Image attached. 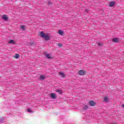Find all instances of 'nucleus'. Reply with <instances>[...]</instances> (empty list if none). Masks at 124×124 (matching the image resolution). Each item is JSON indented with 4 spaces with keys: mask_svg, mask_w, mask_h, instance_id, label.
Segmentation results:
<instances>
[{
    "mask_svg": "<svg viewBox=\"0 0 124 124\" xmlns=\"http://www.w3.org/2000/svg\"><path fill=\"white\" fill-rule=\"evenodd\" d=\"M57 46H58V47H62V45L61 43H58L57 44Z\"/></svg>",
    "mask_w": 124,
    "mask_h": 124,
    "instance_id": "19",
    "label": "nucleus"
},
{
    "mask_svg": "<svg viewBox=\"0 0 124 124\" xmlns=\"http://www.w3.org/2000/svg\"><path fill=\"white\" fill-rule=\"evenodd\" d=\"M15 58L16 59H19V58H20V56H19V54H16L15 56Z\"/></svg>",
    "mask_w": 124,
    "mask_h": 124,
    "instance_id": "18",
    "label": "nucleus"
},
{
    "mask_svg": "<svg viewBox=\"0 0 124 124\" xmlns=\"http://www.w3.org/2000/svg\"><path fill=\"white\" fill-rule=\"evenodd\" d=\"M78 73L79 74V75H85L86 74V71H84V70H80L78 72Z\"/></svg>",
    "mask_w": 124,
    "mask_h": 124,
    "instance_id": "4",
    "label": "nucleus"
},
{
    "mask_svg": "<svg viewBox=\"0 0 124 124\" xmlns=\"http://www.w3.org/2000/svg\"><path fill=\"white\" fill-rule=\"evenodd\" d=\"M112 42H114L115 43H118L120 42V38H114L112 39Z\"/></svg>",
    "mask_w": 124,
    "mask_h": 124,
    "instance_id": "3",
    "label": "nucleus"
},
{
    "mask_svg": "<svg viewBox=\"0 0 124 124\" xmlns=\"http://www.w3.org/2000/svg\"><path fill=\"white\" fill-rule=\"evenodd\" d=\"M28 112H29V113H33V111H32V110H31V108H28L27 109Z\"/></svg>",
    "mask_w": 124,
    "mask_h": 124,
    "instance_id": "17",
    "label": "nucleus"
},
{
    "mask_svg": "<svg viewBox=\"0 0 124 124\" xmlns=\"http://www.w3.org/2000/svg\"><path fill=\"white\" fill-rule=\"evenodd\" d=\"M2 19L4 21H8V16L6 15H4L2 16Z\"/></svg>",
    "mask_w": 124,
    "mask_h": 124,
    "instance_id": "6",
    "label": "nucleus"
},
{
    "mask_svg": "<svg viewBox=\"0 0 124 124\" xmlns=\"http://www.w3.org/2000/svg\"><path fill=\"white\" fill-rule=\"evenodd\" d=\"M122 107L124 108V105H122Z\"/></svg>",
    "mask_w": 124,
    "mask_h": 124,
    "instance_id": "22",
    "label": "nucleus"
},
{
    "mask_svg": "<svg viewBox=\"0 0 124 124\" xmlns=\"http://www.w3.org/2000/svg\"><path fill=\"white\" fill-rule=\"evenodd\" d=\"M98 45H99V46H100V45H101V44L99 43V44H98Z\"/></svg>",
    "mask_w": 124,
    "mask_h": 124,
    "instance_id": "21",
    "label": "nucleus"
},
{
    "mask_svg": "<svg viewBox=\"0 0 124 124\" xmlns=\"http://www.w3.org/2000/svg\"><path fill=\"white\" fill-rule=\"evenodd\" d=\"M58 33L60 35H63L64 34V32L62 30H59Z\"/></svg>",
    "mask_w": 124,
    "mask_h": 124,
    "instance_id": "9",
    "label": "nucleus"
},
{
    "mask_svg": "<svg viewBox=\"0 0 124 124\" xmlns=\"http://www.w3.org/2000/svg\"><path fill=\"white\" fill-rule=\"evenodd\" d=\"M50 97H51L52 99H56V98H57V94L56 93H51Z\"/></svg>",
    "mask_w": 124,
    "mask_h": 124,
    "instance_id": "2",
    "label": "nucleus"
},
{
    "mask_svg": "<svg viewBox=\"0 0 124 124\" xmlns=\"http://www.w3.org/2000/svg\"><path fill=\"white\" fill-rule=\"evenodd\" d=\"M45 76H41L40 77V79H41V80H44V79H45Z\"/></svg>",
    "mask_w": 124,
    "mask_h": 124,
    "instance_id": "15",
    "label": "nucleus"
},
{
    "mask_svg": "<svg viewBox=\"0 0 124 124\" xmlns=\"http://www.w3.org/2000/svg\"><path fill=\"white\" fill-rule=\"evenodd\" d=\"M89 104L91 106H95V103L93 101H90Z\"/></svg>",
    "mask_w": 124,
    "mask_h": 124,
    "instance_id": "7",
    "label": "nucleus"
},
{
    "mask_svg": "<svg viewBox=\"0 0 124 124\" xmlns=\"http://www.w3.org/2000/svg\"><path fill=\"white\" fill-rule=\"evenodd\" d=\"M46 57L47 58V59H54V57L53 56H51V55H50L49 53L46 54Z\"/></svg>",
    "mask_w": 124,
    "mask_h": 124,
    "instance_id": "5",
    "label": "nucleus"
},
{
    "mask_svg": "<svg viewBox=\"0 0 124 124\" xmlns=\"http://www.w3.org/2000/svg\"><path fill=\"white\" fill-rule=\"evenodd\" d=\"M104 101L105 102H108V101H109V99L108 98V97H104Z\"/></svg>",
    "mask_w": 124,
    "mask_h": 124,
    "instance_id": "13",
    "label": "nucleus"
},
{
    "mask_svg": "<svg viewBox=\"0 0 124 124\" xmlns=\"http://www.w3.org/2000/svg\"><path fill=\"white\" fill-rule=\"evenodd\" d=\"M26 28V26L24 25H22L20 26V29L23 30V31H25V29Z\"/></svg>",
    "mask_w": 124,
    "mask_h": 124,
    "instance_id": "14",
    "label": "nucleus"
},
{
    "mask_svg": "<svg viewBox=\"0 0 124 124\" xmlns=\"http://www.w3.org/2000/svg\"><path fill=\"white\" fill-rule=\"evenodd\" d=\"M40 36L41 37H43L45 38V40H50V37L48 36L47 34L44 33L43 32H41L40 34Z\"/></svg>",
    "mask_w": 124,
    "mask_h": 124,
    "instance_id": "1",
    "label": "nucleus"
},
{
    "mask_svg": "<svg viewBox=\"0 0 124 124\" xmlns=\"http://www.w3.org/2000/svg\"><path fill=\"white\" fill-rule=\"evenodd\" d=\"M0 123H1V122H2V120H0Z\"/></svg>",
    "mask_w": 124,
    "mask_h": 124,
    "instance_id": "23",
    "label": "nucleus"
},
{
    "mask_svg": "<svg viewBox=\"0 0 124 124\" xmlns=\"http://www.w3.org/2000/svg\"><path fill=\"white\" fill-rule=\"evenodd\" d=\"M114 5H115V2L114 1H111L109 2V6L110 7H113V6H114Z\"/></svg>",
    "mask_w": 124,
    "mask_h": 124,
    "instance_id": "8",
    "label": "nucleus"
},
{
    "mask_svg": "<svg viewBox=\"0 0 124 124\" xmlns=\"http://www.w3.org/2000/svg\"><path fill=\"white\" fill-rule=\"evenodd\" d=\"M56 93H59L61 94H62V90L58 89L56 90Z\"/></svg>",
    "mask_w": 124,
    "mask_h": 124,
    "instance_id": "16",
    "label": "nucleus"
},
{
    "mask_svg": "<svg viewBox=\"0 0 124 124\" xmlns=\"http://www.w3.org/2000/svg\"><path fill=\"white\" fill-rule=\"evenodd\" d=\"M59 74L62 78H64V77H65V75H64V74H63V73L60 72Z\"/></svg>",
    "mask_w": 124,
    "mask_h": 124,
    "instance_id": "10",
    "label": "nucleus"
},
{
    "mask_svg": "<svg viewBox=\"0 0 124 124\" xmlns=\"http://www.w3.org/2000/svg\"><path fill=\"white\" fill-rule=\"evenodd\" d=\"M89 108V106L85 105L83 107V110H87Z\"/></svg>",
    "mask_w": 124,
    "mask_h": 124,
    "instance_id": "11",
    "label": "nucleus"
},
{
    "mask_svg": "<svg viewBox=\"0 0 124 124\" xmlns=\"http://www.w3.org/2000/svg\"><path fill=\"white\" fill-rule=\"evenodd\" d=\"M10 44H15V42L13 40H11L9 41Z\"/></svg>",
    "mask_w": 124,
    "mask_h": 124,
    "instance_id": "12",
    "label": "nucleus"
},
{
    "mask_svg": "<svg viewBox=\"0 0 124 124\" xmlns=\"http://www.w3.org/2000/svg\"><path fill=\"white\" fill-rule=\"evenodd\" d=\"M88 11H89V10H88V9L85 10L86 12H88Z\"/></svg>",
    "mask_w": 124,
    "mask_h": 124,
    "instance_id": "20",
    "label": "nucleus"
}]
</instances>
